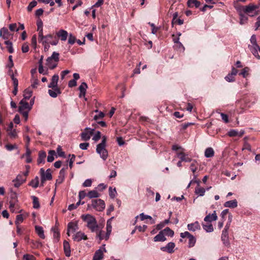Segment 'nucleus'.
I'll return each mask as SVG.
<instances>
[{
  "instance_id": "1",
  "label": "nucleus",
  "mask_w": 260,
  "mask_h": 260,
  "mask_svg": "<svg viewBox=\"0 0 260 260\" xmlns=\"http://www.w3.org/2000/svg\"><path fill=\"white\" fill-rule=\"evenodd\" d=\"M107 138L106 136L102 137V142L97 145L96 152L99 154L101 158L104 160H106L108 156V152L106 149Z\"/></svg>"
},
{
  "instance_id": "2",
  "label": "nucleus",
  "mask_w": 260,
  "mask_h": 260,
  "mask_svg": "<svg viewBox=\"0 0 260 260\" xmlns=\"http://www.w3.org/2000/svg\"><path fill=\"white\" fill-rule=\"evenodd\" d=\"M111 229H106V231L102 230L101 229H91L92 232H95L97 237L99 238L100 241L103 239H108L111 232Z\"/></svg>"
},
{
  "instance_id": "3",
  "label": "nucleus",
  "mask_w": 260,
  "mask_h": 260,
  "mask_svg": "<svg viewBox=\"0 0 260 260\" xmlns=\"http://www.w3.org/2000/svg\"><path fill=\"white\" fill-rule=\"evenodd\" d=\"M259 6L258 5L250 4L246 6L245 13L250 17L255 16L259 14V11L257 10Z\"/></svg>"
},
{
  "instance_id": "4",
  "label": "nucleus",
  "mask_w": 260,
  "mask_h": 260,
  "mask_svg": "<svg viewBox=\"0 0 260 260\" xmlns=\"http://www.w3.org/2000/svg\"><path fill=\"white\" fill-rule=\"evenodd\" d=\"M82 218L86 223L87 228H98L96 220L93 216L87 214L86 215H82Z\"/></svg>"
},
{
  "instance_id": "5",
  "label": "nucleus",
  "mask_w": 260,
  "mask_h": 260,
  "mask_svg": "<svg viewBox=\"0 0 260 260\" xmlns=\"http://www.w3.org/2000/svg\"><path fill=\"white\" fill-rule=\"evenodd\" d=\"M92 206L99 211H103L105 208V204L101 199H94L92 200Z\"/></svg>"
},
{
  "instance_id": "6",
  "label": "nucleus",
  "mask_w": 260,
  "mask_h": 260,
  "mask_svg": "<svg viewBox=\"0 0 260 260\" xmlns=\"http://www.w3.org/2000/svg\"><path fill=\"white\" fill-rule=\"evenodd\" d=\"M94 129L86 128L84 132L81 134V137L83 141H87L90 139V136L93 134Z\"/></svg>"
},
{
  "instance_id": "7",
  "label": "nucleus",
  "mask_w": 260,
  "mask_h": 260,
  "mask_svg": "<svg viewBox=\"0 0 260 260\" xmlns=\"http://www.w3.org/2000/svg\"><path fill=\"white\" fill-rule=\"evenodd\" d=\"M41 177H44L46 180H51L52 179V176L51 173V170L48 169L46 172L43 168L40 169Z\"/></svg>"
},
{
  "instance_id": "8",
  "label": "nucleus",
  "mask_w": 260,
  "mask_h": 260,
  "mask_svg": "<svg viewBox=\"0 0 260 260\" xmlns=\"http://www.w3.org/2000/svg\"><path fill=\"white\" fill-rule=\"evenodd\" d=\"M228 215V222L226 223V225L225 226V228H227L228 226H230V223L232 221V215L231 214L229 213V209H224L223 210L220 214V216L222 220H223L226 217V216Z\"/></svg>"
},
{
  "instance_id": "9",
  "label": "nucleus",
  "mask_w": 260,
  "mask_h": 260,
  "mask_svg": "<svg viewBox=\"0 0 260 260\" xmlns=\"http://www.w3.org/2000/svg\"><path fill=\"white\" fill-rule=\"evenodd\" d=\"M234 7L238 13L239 15L245 14L246 6H242L238 2H234Z\"/></svg>"
},
{
  "instance_id": "10",
  "label": "nucleus",
  "mask_w": 260,
  "mask_h": 260,
  "mask_svg": "<svg viewBox=\"0 0 260 260\" xmlns=\"http://www.w3.org/2000/svg\"><path fill=\"white\" fill-rule=\"evenodd\" d=\"M228 229H224L221 235V240L223 244L225 245L229 244Z\"/></svg>"
},
{
  "instance_id": "11",
  "label": "nucleus",
  "mask_w": 260,
  "mask_h": 260,
  "mask_svg": "<svg viewBox=\"0 0 260 260\" xmlns=\"http://www.w3.org/2000/svg\"><path fill=\"white\" fill-rule=\"evenodd\" d=\"M249 48L253 54V55L258 59L260 58V56L258 54V51L260 52V47L258 45L250 46L249 45Z\"/></svg>"
},
{
  "instance_id": "12",
  "label": "nucleus",
  "mask_w": 260,
  "mask_h": 260,
  "mask_svg": "<svg viewBox=\"0 0 260 260\" xmlns=\"http://www.w3.org/2000/svg\"><path fill=\"white\" fill-rule=\"evenodd\" d=\"M59 79V76L58 75L55 74L54 75L51 79V82L48 85V87L49 88H51L52 89H54V88L58 87H57V83Z\"/></svg>"
},
{
  "instance_id": "13",
  "label": "nucleus",
  "mask_w": 260,
  "mask_h": 260,
  "mask_svg": "<svg viewBox=\"0 0 260 260\" xmlns=\"http://www.w3.org/2000/svg\"><path fill=\"white\" fill-rule=\"evenodd\" d=\"M73 239L75 241H80L82 240H87V237L86 235L84 234V233L79 232L76 233V234H74L73 236Z\"/></svg>"
},
{
  "instance_id": "14",
  "label": "nucleus",
  "mask_w": 260,
  "mask_h": 260,
  "mask_svg": "<svg viewBox=\"0 0 260 260\" xmlns=\"http://www.w3.org/2000/svg\"><path fill=\"white\" fill-rule=\"evenodd\" d=\"M175 246L174 243L170 242L165 247L161 248V250L163 251H167L169 253H172L174 252L173 249Z\"/></svg>"
},
{
  "instance_id": "15",
  "label": "nucleus",
  "mask_w": 260,
  "mask_h": 260,
  "mask_svg": "<svg viewBox=\"0 0 260 260\" xmlns=\"http://www.w3.org/2000/svg\"><path fill=\"white\" fill-rule=\"evenodd\" d=\"M20 106L19 107L18 111L22 112L24 111L25 109H28L30 110L31 107L29 106L28 103L24 99H22L19 103Z\"/></svg>"
},
{
  "instance_id": "16",
  "label": "nucleus",
  "mask_w": 260,
  "mask_h": 260,
  "mask_svg": "<svg viewBox=\"0 0 260 260\" xmlns=\"http://www.w3.org/2000/svg\"><path fill=\"white\" fill-rule=\"evenodd\" d=\"M217 219V216L215 211L212 214H209L204 218V221L207 222H211L215 221Z\"/></svg>"
},
{
  "instance_id": "17",
  "label": "nucleus",
  "mask_w": 260,
  "mask_h": 260,
  "mask_svg": "<svg viewBox=\"0 0 260 260\" xmlns=\"http://www.w3.org/2000/svg\"><path fill=\"white\" fill-rule=\"evenodd\" d=\"M48 93L52 98H55L61 93V90L59 87H56L54 89H49Z\"/></svg>"
},
{
  "instance_id": "18",
  "label": "nucleus",
  "mask_w": 260,
  "mask_h": 260,
  "mask_svg": "<svg viewBox=\"0 0 260 260\" xmlns=\"http://www.w3.org/2000/svg\"><path fill=\"white\" fill-rule=\"evenodd\" d=\"M138 218H140L141 221L145 219H149L151 223H154L155 222L151 216L145 215L143 213H141L139 215L136 217V220H137Z\"/></svg>"
},
{
  "instance_id": "19",
  "label": "nucleus",
  "mask_w": 260,
  "mask_h": 260,
  "mask_svg": "<svg viewBox=\"0 0 260 260\" xmlns=\"http://www.w3.org/2000/svg\"><path fill=\"white\" fill-rule=\"evenodd\" d=\"M56 35L58 37L60 38L61 41H64L67 40L68 34L66 30L60 29L56 33Z\"/></svg>"
},
{
  "instance_id": "20",
  "label": "nucleus",
  "mask_w": 260,
  "mask_h": 260,
  "mask_svg": "<svg viewBox=\"0 0 260 260\" xmlns=\"http://www.w3.org/2000/svg\"><path fill=\"white\" fill-rule=\"evenodd\" d=\"M63 249L65 255L67 257H69L71 256V250H70V245L69 243L64 240L63 242Z\"/></svg>"
},
{
  "instance_id": "21",
  "label": "nucleus",
  "mask_w": 260,
  "mask_h": 260,
  "mask_svg": "<svg viewBox=\"0 0 260 260\" xmlns=\"http://www.w3.org/2000/svg\"><path fill=\"white\" fill-rule=\"evenodd\" d=\"M245 131L244 130H241L240 132H238L237 130L232 129L229 132V135L230 137H236L238 136L242 137Z\"/></svg>"
},
{
  "instance_id": "22",
  "label": "nucleus",
  "mask_w": 260,
  "mask_h": 260,
  "mask_svg": "<svg viewBox=\"0 0 260 260\" xmlns=\"http://www.w3.org/2000/svg\"><path fill=\"white\" fill-rule=\"evenodd\" d=\"M177 156L179 157L182 161L190 162L191 159L189 158L187 154L183 152L177 153Z\"/></svg>"
},
{
  "instance_id": "23",
  "label": "nucleus",
  "mask_w": 260,
  "mask_h": 260,
  "mask_svg": "<svg viewBox=\"0 0 260 260\" xmlns=\"http://www.w3.org/2000/svg\"><path fill=\"white\" fill-rule=\"evenodd\" d=\"M87 88V85L85 82H82L79 87L80 91V97L85 96L86 93V89Z\"/></svg>"
},
{
  "instance_id": "24",
  "label": "nucleus",
  "mask_w": 260,
  "mask_h": 260,
  "mask_svg": "<svg viewBox=\"0 0 260 260\" xmlns=\"http://www.w3.org/2000/svg\"><path fill=\"white\" fill-rule=\"evenodd\" d=\"M10 34L7 28L3 27L0 31V36L4 39L7 40L9 39Z\"/></svg>"
},
{
  "instance_id": "25",
  "label": "nucleus",
  "mask_w": 260,
  "mask_h": 260,
  "mask_svg": "<svg viewBox=\"0 0 260 260\" xmlns=\"http://www.w3.org/2000/svg\"><path fill=\"white\" fill-rule=\"evenodd\" d=\"M238 203L236 200H231L226 202L224 204V206L225 207H229L234 208L237 207Z\"/></svg>"
},
{
  "instance_id": "26",
  "label": "nucleus",
  "mask_w": 260,
  "mask_h": 260,
  "mask_svg": "<svg viewBox=\"0 0 260 260\" xmlns=\"http://www.w3.org/2000/svg\"><path fill=\"white\" fill-rule=\"evenodd\" d=\"M201 5V3L198 0H188L187 6L189 8L195 7L199 8Z\"/></svg>"
},
{
  "instance_id": "27",
  "label": "nucleus",
  "mask_w": 260,
  "mask_h": 260,
  "mask_svg": "<svg viewBox=\"0 0 260 260\" xmlns=\"http://www.w3.org/2000/svg\"><path fill=\"white\" fill-rule=\"evenodd\" d=\"M46 157V153L44 151H41L39 153V157L38 159V163H44L45 162V158Z\"/></svg>"
},
{
  "instance_id": "28",
  "label": "nucleus",
  "mask_w": 260,
  "mask_h": 260,
  "mask_svg": "<svg viewBox=\"0 0 260 260\" xmlns=\"http://www.w3.org/2000/svg\"><path fill=\"white\" fill-rule=\"evenodd\" d=\"M17 194L15 192H12L10 195V200L9 203H11L12 205L18 204Z\"/></svg>"
},
{
  "instance_id": "29",
  "label": "nucleus",
  "mask_w": 260,
  "mask_h": 260,
  "mask_svg": "<svg viewBox=\"0 0 260 260\" xmlns=\"http://www.w3.org/2000/svg\"><path fill=\"white\" fill-rule=\"evenodd\" d=\"M103 258V251L99 249L95 252L92 260H102Z\"/></svg>"
},
{
  "instance_id": "30",
  "label": "nucleus",
  "mask_w": 260,
  "mask_h": 260,
  "mask_svg": "<svg viewBox=\"0 0 260 260\" xmlns=\"http://www.w3.org/2000/svg\"><path fill=\"white\" fill-rule=\"evenodd\" d=\"M166 240L165 236L162 231L154 238V241H164Z\"/></svg>"
},
{
  "instance_id": "31",
  "label": "nucleus",
  "mask_w": 260,
  "mask_h": 260,
  "mask_svg": "<svg viewBox=\"0 0 260 260\" xmlns=\"http://www.w3.org/2000/svg\"><path fill=\"white\" fill-rule=\"evenodd\" d=\"M32 93V91L29 88L25 89L24 91V98L23 99H24V100L25 101H26L27 100H29L31 96Z\"/></svg>"
},
{
  "instance_id": "32",
  "label": "nucleus",
  "mask_w": 260,
  "mask_h": 260,
  "mask_svg": "<svg viewBox=\"0 0 260 260\" xmlns=\"http://www.w3.org/2000/svg\"><path fill=\"white\" fill-rule=\"evenodd\" d=\"M39 183V179L38 176H36L35 179H32L28 184L33 188H36L38 187Z\"/></svg>"
},
{
  "instance_id": "33",
  "label": "nucleus",
  "mask_w": 260,
  "mask_h": 260,
  "mask_svg": "<svg viewBox=\"0 0 260 260\" xmlns=\"http://www.w3.org/2000/svg\"><path fill=\"white\" fill-rule=\"evenodd\" d=\"M59 53L56 52H53L52 55L50 57H48L47 59L49 60H54L55 62H58L59 61Z\"/></svg>"
},
{
  "instance_id": "34",
  "label": "nucleus",
  "mask_w": 260,
  "mask_h": 260,
  "mask_svg": "<svg viewBox=\"0 0 260 260\" xmlns=\"http://www.w3.org/2000/svg\"><path fill=\"white\" fill-rule=\"evenodd\" d=\"M214 151L212 148L209 147L206 149L205 152V155L206 157H211L214 155Z\"/></svg>"
},
{
  "instance_id": "35",
  "label": "nucleus",
  "mask_w": 260,
  "mask_h": 260,
  "mask_svg": "<svg viewBox=\"0 0 260 260\" xmlns=\"http://www.w3.org/2000/svg\"><path fill=\"white\" fill-rule=\"evenodd\" d=\"M57 62H55L54 60H49L47 59L46 60V65L50 69H54L57 67Z\"/></svg>"
},
{
  "instance_id": "36",
  "label": "nucleus",
  "mask_w": 260,
  "mask_h": 260,
  "mask_svg": "<svg viewBox=\"0 0 260 260\" xmlns=\"http://www.w3.org/2000/svg\"><path fill=\"white\" fill-rule=\"evenodd\" d=\"M87 196L90 198H98L100 197V194L97 192V191L95 190H91L88 192V193L87 194Z\"/></svg>"
},
{
  "instance_id": "37",
  "label": "nucleus",
  "mask_w": 260,
  "mask_h": 260,
  "mask_svg": "<svg viewBox=\"0 0 260 260\" xmlns=\"http://www.w3.org/2000/svg\"><path fill=\"white\" fill-rule=\"evenodd\" d=\"M53 38V36L51 34L47 35L46 36H45L44 39L43 40V41L41 42L42 44H45V43L47 44H50L51 40Z\"/></svg>"
},
{
  "instance_id": "38",
  "label": "nucleus",
  "mask_w": 260,
  "mask_h": 260,
  "mask_svg": "<svg viewBox=\"0 0 260 260\" xmlns=\"http://www.w3.org/2000/svg\"><path fill=\"white\" fill-rule=\"evenodd\" d=\"M31 198L33 201V207L35 209H39L40 207L39 199L36 196H32Z\"/></svg>"
},
{
  "instance_id": "39",
  "label": "nucleus",
  "mask_w": 260,
  "mask_h": 260,
  "mask_svg": "<svg viewBox=\"0 0 260 260\" xmlns=\"http://www.w3.org/2000/svg\"><path fill=\"white\" fill-rule=\"evenodd\" d=\"M55 152L54 150H50L49 151L48 155L47 157V161L48 162H51L54 160V155H55Z\"/></svg>"
},
{
  "instance_id": "40",
  "label": "nucleus",
  "mask_w": 260,
  "mask_h": 260,
  "mask_svg": "<svg viewBox=\"0 0 260 260\" xmlns=\"http://www.w3.org/2000/svg\"><path fill=\"white\" fill-rule=\"evenodd\" d=\"M205 192V189L203 187H198L195 189V193L200 196H203Z\"/></svg>"
},
{
  "instance_id": "41",
  "label": "nucleus",
  "mask_w": 260,
  "mask_h": 260,
  "mask_svg": "<svg viewBox=\"0 0 260 260\" xmlns=\"http://www.w3.org/2000/svg\"><path fill=\"white\" fill-rule=\"evenodd\" d=\"M5 44L7 45V49L9 53H12L14 52V50L12 46V43L10 41H6Z\"/></svg>"
},
{
  "instance_id": "42",
  "label": "nucleus",
  "mask_w": 260,
  "mask_h": 260,
  "mask_svg": "<svg viewBox=\"0 0 260 260\" xmlns=\"http://www.w3.org/2000/svg\"><path fill=\"white\" fill-rule=\"evenodd\" d=\"M36 233L40 237V238L44 239L45 238L43 229H35Z\"/></svg>"
},
{
  "instance_id": "43",
  "label": "nucleus",
  "mask_w": 260,
  "mask_h": 260,
  "mask_svg": "<svg viewBox=\"0 0 260 260\" xmlns=\"http://www.w3.org/2000/svg\"><path fill=\"white\" fill-rule=\"evenodd\" d=\"M240 16V23L241 24H244L247 22L248 17L244 14L239 15Z\"/></svg>"
},
{
  "instance_id": "44",
  "label": "nucleus",
  "mask_w": 260,
  "mask_h": 260,
  "mask_svg": "<svg viewBox=\"0 0 260 260\" xmlns=\"http://www.w3.org/2000/svg\"><path fill=\"white\" fill-rule=\"evenodd\" d=\"M165 236H173L174 235V232L171 229H164L162 231Z\"/></svg>"
},
{
  "instance_id": "45",
  "label": "nucleus",
  "mask_w": 260,
  "mask_h": 260,
  "mask_svg": "<svg viewBox=\"0 0 260 260\" xmlns=\"http://www.w3.org/2000/svg\"><path fill=\"white\" fill-rule=\"evenodd\" d=\"M25 181H26L25 177H24V176L22 174H20L18 175L16 178L15 180H14L13 181V182L19 181V182L24 183L25 182Z\"/></svg>"
},
{
  "instance_id": "46",
  "label": "nucleus",
  "mask_w": 260,
  "mask_h": 260,
  "mask_svg": "<svg viewBox=\"0 0 260 260\" xmlns=\"http://www.w3.org/2000/svg\"><path fill=\"white\" fill-rule=\"evenodd\" d=\"M53 230V237L56 241H58L60 238V233L58 231L59 229H52Z\"/></svg>"
},
{
  "instance_id": "47",
  "label": "nucleus",
  "mask_w": 260,
  "mask_h": 260,
  "mask_svg": "<svg viewBox=\"0 0 260 260\" xmlns=\"http://www.w3.org/2000/svg\"><path fill=\"white\" fill-rule=\"evenodd\" d=\"M37 2L35 0L32 1L28 5L27 9L28 12H30L32 9L37 6Z\"/></svg>"
},
{
  "instance_id": "48",
  "label": "nucleus",
  "mask_w": 260,
  "mask_h": 260,
  "mask_svg": "<svg viewBox=\"0 0 260 260\" xmlns=\"http://www.w3.org/2000/svg\"><path fill=\"white\" fill-rule=\"evenodd\" d=\"M23 221V216L22 214H19V215H17V216H16V221H15V224L17 225V226H18V225L22 223Z\"/></svg>"
},
{
  "instance_id": "49",
  "label": "nucleus",
  "mask_w": 260,
  "mask_h": 260,
  "mask_svg": "<svg viewBox=\"0 0 260 260\" xmlns=\"http://www.w3.org/2000/svg\"><path fill=\"white\" fill-rule=\"evenodd\" d=\"M249 71V69L248 67L244 68L240 73H239V75H242L244 78H246L248 75V71Z\"/></svg>"
},
{
  "instance_id": "50",
  "label": "nucleus",
  "mask_w": 260,
  "mask_h": 260,
  "mask_svg": "<svg viewBox=\"0 0 260 260\" xmlns=\"http://www.w3.org/2000/svg\"><path fill=\"white\" fill-rule=\"evenodd\" d=\"M109 196L112 199H114L115 197L116 194V189L115 188L112 189V188L111 187H110L109 188Z\"/></svg>"
},
{
  "instance_id": "51",
  "label": "nucleus",
  "mask_w": 260,
  "mask_h": 260,
  "mask_svg": "<svg viewBox=\"0 0 260 260\" xmlns=\"http://www.w3.org/2000/svg\"><path fill=\"white\" fill-rule=\"evenodd\" d=\"M11 78L13 81V84L14 87H18V80L17 78H16L14 76V74L12 73L11 75H10Z\"/></svg>"
},
{
  "instance_id": "52",
  "label": "nucleus",
  "mask_w": 260,
  "mask_h": 260,
  "mask_svg": "<svg viewBox=\"0 0 260 260\" xmlns=\"http://www.w3.org/2000/svg\"><path fill=\"white\" fill-rule=\"evenodd\" d=\"M23 260H36L35 257L31 254H25L23 256Z\"/></svg>"
},
{
  "instance_id": "53",
  "label": "nucleus",
  "mask_w": 260,
  "mask_h": 260,
  "mask_svg": "<svg viewBox=\"0 0 260 260\" xmlns=\"http://www.w3.org/2000/svg\"><path fill=\"white\" fill-rule=\"evenodd\" d=\"M225 79L226 81L229 82H233L235 80L234 76L233 75H232L230 73H229L226 76H225Z\"/></svg>"
},
{
  "instance_id": "54",
  "label": "nucleus",
  "mask_w": 260,
  "mask_h": 260,
  "mask_svg": "<svg viewBox=\"0 0 260 260\" xmlns=\"http://www.w3.org/2000/svg\"><path fill=\"white\" fill-rule=\"evenodd\" d=\"M57 152L59 156L65 157V153L62 151L60 146H58L57 148Z\"/></svg>"
},
{
  "instance_id": "55",
  "label": "nucleus",
  "mask_w": 260,
  "mask_h": 260,
  "mask_svg": "<svg viewBox=\"0 0 260 260\" xmlns=\"http://www.w3.org/2000/svg\"><path fill=\"white\" fill-rule=\"evenodd\" d=\"M170 221L169 219H165L164 221L161 222L159 224L157 225L156 228H162L165 226L166 225H167Z\"/></svg>"
},
{
  "instance_id": "56",
  "label": "nucleus",
  "mask_w": 260,
  "mask_h": 260,
  "mask_svg": "<svg viewBox=\"0 0 260 260\" xmlns=\"http://www.w3.org/2000/svg\"><path fill=\"white\" fill-rule=\"evenodd\" d=\"M37 30L40 31V30H43V23L41 19H39L37 20Z\"/></svg>"
},
{
  "instance_id": "57",
  "label": "nucleus",
  "mask_w": 260,
  "mask_h": 260,
  "mask_svg": "<svg viewBox=\"0 0 260 260\" xmlns=\"http://www.w3.org/2000/svg\"><path fill=\"white\" fill-rule=\"evenodd\" d=\"M76 41V38L72 35L70 34L68 40V43L73 45L75 43Z\"/></svg>"
},
{
  "instance_id": "58",
  "label": "nucleus",
  "mask_w": 260,
  "mask_h": 260,
  "mask_svg": "<svg viewBox=\"0 0 260 260\" xmlns=\"http://www.w3.org/2000/svg\"><path fill=\"white\" fill-rule=\"evenodd\" d=\"M69 156H71V158H70V159L69 160V167H70V169H72L73 167V162L75 161V155L74 154H72V155L70 154Z\"/></svg>"
},
{
  "instance_id": "59",
  "label": "nucleus",
  "mask_w": 260,
  "mask_h": 260,
  "mask_svg": "<svg viewBox=\"0 0 260 260\" xmlns=\"http://www.w3.org/2000/svg\"><path fill=\"white\" fill-rule=\"evenodd\" d=\"M250 42L252 44L251 46L254 45H258L256 42V36L255 35H253L250 38Z\"/></svg>"
},
{
  "instance_id": "60",
  "label": "nucleus",
  "mask_w": 260,
  "mask_h": 260,
  "mask_svg": "<svg viewBox=\"0 0 260 260\" xmlns=\"http://www.w3.org/2000/svg\"><path fill=\"white\" fill-rule=\"evenodd\" d=\"M21 50L23 53L27 52L29 50L28 45L26 43L23 44L22 46Z\"/></svg>"
},
{
  "instance_id": "61",
  "label": "nucleus",
  "mask_w": 260,
  "mask_h": 260,
  "mask_svg": "<svg viewBox=\"0 0 260 260\" xmlns=\"http://www.w3.org/2000/svg\"><path fill=\"white\" fill-rule=\"evenodd\" d=\"M101 137V134L100 132L98 131L96 133V134L94 135V136H93L92 140L95 141H97L99 140H100Z\"/></svg>"
},
{
  "instance_id": "62",
  "label": "nucleus",
  "mask_w": 260,
  "mask_h": 260,
  "mask_svg": "<svg viewBox=\"0 0 260 260\" xmlns=\"http://www.w3.org/2000/svg\"><path fill=\"white\" fill-rule=\"evenodd\" d=\"M220 115L221 116L222 120L226 123L229 122V117L228 115L224 114L223 113H220Z\"/></svg>"
},
{
  "instance_id": "63",
  "label": "nucleus",
  "mask_w": 260,
  "mask_h": 260,
  "mask_svg": "<svg viewBox=\"0 0 260 260\" xmlns=\"http://www.w3.org/2000/svg\"><path fill=\"white\" fill-rule=\"evenodd\" d=\"M196 243V239L195 238L193 237V236H191L189 238V246L190 247H192L194 246V244Z\"/></svg>"
},
{
  "instance_id": "64",
  "label": "nucleus",
  "mask_w": 260,
  "mask_h": 260,
  "mask_svg": "<svg viewBox=\"0 0 260 260\" xmlns=\"http://www.w3.org/2000/svg\"><path fill=\"white\" fill-rule=\"evenodd\" d=\"M92 181L91 179H86L84 182L83 183V186L84 187H89L91 185Z\"/></svg>"
}]
</instances>
